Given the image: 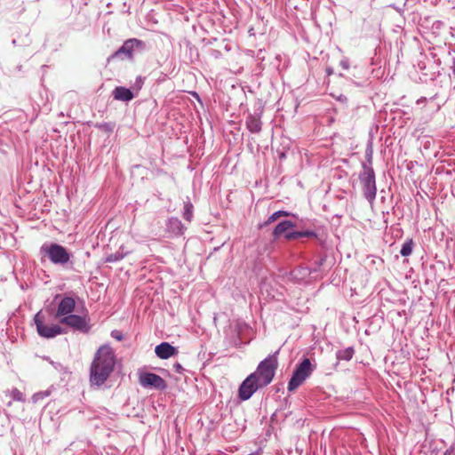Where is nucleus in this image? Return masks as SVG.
<instances>
[{"instance_id":"nucleus-1","label":"nucleus","mask_w":455,"mask_h":455,"mask_svg":"<svg viewBox=\"0 0 455 455\" xmlns=\"http://www.w3.org/2000/svg\"><path fill=\"white\" fill-rule=\"evenodd\" d=\"M116 363L113 349L107 345L101 346L96 352L90 369L92 385L101 386L110 376Z\"/></svg>"},{"instance_id":"nucleus-15","label":"nucleus","mask_w":455,"mask_h":455,"mask_svg":"<svg viewBox=\"0 0 455 455\" xmlns=\"http://www.w3.org/2000/svg\"><path fill=\"white\" fill-rule=\"evenodd\" d=\"M113 97L116 100L130 101L133 99V93L128 88L118 86L113 91Z\"/></svg>"},{"instance_id":"nucleus-24","label":"nucleus","mask_w":455,"mask_h":455,"mask_svg":"<svg viewBox=\"0 0 455 455\" xmlns=\"http://www.w3.org/2000/svg\"><path fill=\"white\" fill-rule=\"evenodd\" d=\"M281 216H280V212H274L269 218L268 220L264 223L265 226L275 221L277 219H279Z\"/></svg>"},{"instance_id":"nucleus-11","label":"nucleus","mask_w":455,"mask_h":455,"mask_svg":"<svg viewBox=\"0 0 455 455\" xmlns=\"http://www.w3.org/2000/svg\"><path fill=\"white\" fill-rule=\"evenodd\" d=\"M155 353L161 359H168L178 354V350L170 343L163 342L156 347Z\"/></svg>"},{"instance_id":"nucleus-23","label":"nucleus","mask_w":455,"mask_h":455,"mask_svg":"<svg viewBox=\"0 0 455 455\" xmlns=\"http://www.w3.org/2000/svg\"><path fill=\"white\" fill-rule=\"evenodd\" d=\"M281 216H280V212H274L269 218L268 220L264 223L265 226L275 221L277 219H279Z\"/></svg>"},{"instance_id":"nucleus-18","label":"nucleus","mask_w":455,"mask_h":455,"mask_svg":"<svg viewBox=\"0 0 455 455\" xmlns=\"http://www.w3.org/2000/svg\"><path fill=\"white\" fill-rule=\"evenodd\" d=\"M183 217L186 220L191 221L193 217V205L191 203L188 202L184 205V212Z\"/></svg>"},{"instance_id":"nucleus-19","label":"nucleus","mask_w":455,"mask_h":455,"mask_svg":"<svg viewBox=\"0 0 455 455\" xmlns=\"http://www.w3.org/2000/svg\"><path fill=\"white\" fill-rule=\"evenodd\" d=\"M412 252V242L409 241L403 244L400 253L402 256H409Z\"/></svg>"},{"instance_id":"nucleus-3","label":"nucleus","mask_w":455,"mask_h":455,"mask_svg":"<svg viewBox=\"0 0 455 455\" xmlns=\"http://www.w3.org/2000/svg\"><path fill=\"white\" fill-rule=\"evenodd\" d=\"M41 252L47 255L54 264L63 265L70 259V254L66 248L57 243L44 244L41 247Z\"/></svg>"},{"instance_id":"nucleus-29","label":"nucleus","mask_w":455,"mask_h":455,"mask_svg":"<svg viewBox=\"0 0 455 455\" xmlns=\"http://www.w3.org/2000/svg\"><path fill=\"white\" fill-rule=\"evenodd\" d=\"M280 212V216H289V212H284V211H279Z\"/></svg>"},{"instance_id":"nucleus-27","label":"nucleus","mask_w":455,"mask_h":455,"mask_svg":"<svg viewBox=\"0 0 455 455\" xmlns=\"http://www.w3.org/2000/svg\"><path fill=\"white\" fill-rule=\"evenodd\" d=\"M21 396H22V394L20 391L15 390V392H14V398L21 400L22 399Z\"/></svg>"},{"instance_id":"nucleus-9","label":"nucleus","mask_w":455,"mask_h":455,"mask_svg":"<svg viewBox=\"0 0 455 455\" xmlns=\"http://www.w3.org/2000/svg\"><path fill=\"white\" fill-rule=\"evenodd\" d=\"M60 323L66 324L75 330L81 331H88V321L85 316H81L77 315H68L67 316L61 317L60 319Z\"/></svg>"},{"instance_id":"nucleus-2","label":"nucleus","mask_w":455,"mask_h":455,"mask_svg":"<svg viewBox=\"0 0 455 455\" xmlns=\"http://www.w3.org/2000/svg\"><path fill=\"white\" fill-rule=\"evenodd\" d=\"M278 363L275 355H270L265 360L259 363L256 371L252 374H256V379L263 386H267L275 376V370Z\"/></svg>"},{"instance_id":"nucleus-6","label":"nucleus","mask_w":455,"mask_h":455,"mask_svg":"<svg viewBox=\"0 0 455 455\" xmlns=\"http://www.w3.org/2000/svg\"><path fill=\"white\" fill-rule=\"evenodd\" d=\"M34 320L36 326V331L38 334L43 338L52 339L63 332L61 327L58 324H44V316L41 311L35 315Z\"/></svg>"},{"instance_id":"nucleus-20","label":"nucleus","mask_w":455,"mask_h":455,"mask_svg":"<svg viewBox=\"0 0 455 455\" xmlns=\"http://www.w3.org/2000/svg\"><path fill=\"white\" fill-rule=\"evenodd\" d=\"M314 235L315 234L310 231L293 232V233H291L290 235H288V239L291 240V239H296V238L302 237V236H312Z\"/></svg>"},{"instance_id":"nucleus-31","label":"nucleus","mask_w":455,"mask_h":455,"mask_svg":"<svg viewBox=\"0 0 455 455\" xmlns=\"http://www.w3.org/2000/svg\"><path fill=\"white\" fill-rule=\"evenodd\" d=\"M453 74L455 75V62H454V66H453Z\"/></svg>"},{"instance_id":"nucleus-21","label":"nucleus","mask_w":455,"mask_h":455,"mask_svg":"<svg viewBox=\"0 0 455 455\" xmlns=\"http://www.w3.org/2000/svg\"><path fill=\"white\" fill-rule=\"evenodd\" d=\"M124 258V255L119 253V252H116V253H114V254H110L107 257L106 259V261L107 262H116L117 260H120L121 259Z\"/></svg>"},{"instance_id":"nucleus-8","label":"nucleus","mask_w":455,"mask_h":455,"mask_svg":"<svg viewBox=\"0 0 455 455\" xmlns=\"http://www.w3.org/2000/svg\"><path fill=\"white\" fill-rule=\"evenodd\" d=\"M139 381L146 388L164 390L167 387L165 380L162 377L151 372L141 373L139 377Z\"/></svg>"},{"instance_id":"nucleus-5","label":"nucleus","mask_w":455,"mask_h":455,"mask_svg":"<svg viewBox=\"0 0 455 455\" xmlns=\"http://www.w3.org/2000/svg\"><path fill=\"white\" fill-rule=\"evenodd\" d=\"M360 180L363 184V190L365 197L372 201L376 196L375 174L371 167L363 165V171L360 175Z\"/></svg>"},{"instance_id":"nucleus-13","label":"nucleus","mask_w":455,"mask_h":455,"mask_svg":"<svg viewBox=\"0 0 455 455\" xmlns=\"http://www.w3.org/2000/svg\"><path fill=\"white\" fill-rule=\"evenodd\" d=\"M166 230L172 235L178 236L184 233L185 227L178 218H170L166 222Z\"/></svg>"},{"instance_id":"nucleus-28","label":"nucleus","mask_w":455,"mask_h":455,"mask_svg":"<svg viewBox=\"0 0 455 455\" xmlns=\"http://www.w3.org/2000/svg\"><path fill=\"white\" fill-rule=\"evenodd\" d=\"M39 398H41V395L40 394H36L33 396V399H34L35 402H36Z\"/></svg>"},{"instance_id":"nucleus-4","label":"nucleus","mask_w":455,"mask_h":455,"mask_svg":"<svg viewBox=\"0 0 455 455\" xmlns=\"http://www.w3.org/2000/svg\"><path fill=\"white\" fill-rule=\"evenodd\" d=\"M313 367L311 365L310 360L308 358H305L296 368L293 372L291 379L288 384L289 391H293L297 389L305 380L312 373Z\"/></svg>"},{"instance_id":"nucleus-25","label":"nucleus","mask_w":455,"mask_h":455,"mask_svg":"<svg viewBox=\"0 0 455 455\" xmlns=\"http://www.w3.org/2000/svg\"><path fill=\"white\" fill-rule=\"evenodd\" d=\"M340 65L344 69H348L349 68L348 61L347 60H341Z\"/></svg>"},{"instance_id":"nucleus-7","label":"nucleus","mask_w":455,"mask_h":455,"mask_svg":"<svg viewBox=\"0 0 455 455\" xmlns=\"http://www.w3.org/2000/svg\"><path fill=\"white\" fill-rule=\"evenodd\" d=\"M260 387H263V386L256 379V374H250L239 387L240 399L248 400Z\"/></svg>"},{"instance_id":"nucleus-22","label":"nucleus","mask_w":455,"mask_h":455,"mask_svg":"<svg viewBox=\"0 0 455 455\" xmlns=\"http://www.w3.org/2000/svg\"><path fill=\"white\" fill-rule=\"evenodd\" d=\"M281 216H280V212H274L269 218L268 220L264 223L265 226L275 221L277 219H279Z\"/></svg>"},{"instance_id":"nucleus-26","label":"nucleus","mask_w":455,"mask_h":455,"mask_svg":"<svg viewBox=\"0 0 455 455\" xmlns=\"http://www.w3.org/2000/svg\"><path fill=\"white\" fill-rule=\"evenodd\" d=\"M173 366H174L176 371H178V372H180L183 370L182 366L179 363H175Z\"/></svg>"},{"instance_id":"nucleus-12","label":"nucleus","mask_w":455,"mask_h":455,"mask_svg":"<svg viewBox=\"0 0 455 455\" xmlns=\"http://www.w3.org/2000/svg\"><path fill=\"white\" fill-rule=\"evenodd\" d=\"M141 44V42L138 39L132 38L126 40L124 44L116 51L114 54V57H116L120 54H125L128 57H132V52L135 47H138Z\"/></svg>"},{"instance_id":"nucleus-30","label":"nucleus","mask_w":455,"mask_h":455,"mask_svg":"<svg viewBox=\"0 0 455 455\" xmlns=\"http://www.w3.org/2000/svg\"><path fill=\"white\" fill-rule=\"evenodd\" d=\"M112 336H113L114 338H116V339H118V340H121V339H122V337H121V336H119V335H116V334H115V332H112Z\"/></svg>"},{"instance_id":"nucleus-10","label":"nucleus","mask_w":455,"mask_h":455,"mask_svg":"<svg viewBox=\"0 0 455 455\" xmlns=\"http://www.w3.org/2000/svg\"><path fill=\"white\" fill-rule=\"evenodd\" d=\"M76 301L71 297L63 298L58 306V309L56 312V317L60 319L61 317L71 315L75 309Z\"/></svg>"},{"instance_id":"nucleus-14","label":"nucleus","mask_w":455,"mask_h":455,"mask_svg":"<svg viewBox=\"0 0 455 455\" xmlns=\"http://www.w3.org/2000/svg\"><path fill=\"white\" fill-rule=\"evenodd\" d=\"M294 227V224L290 220H283L280 222L275 228L273 235L275 237L283 235L288 239V235L292 233L290 231Z\"/></svg>"},{"instance_id":"nucleus-17","label":"nucleus","mask_w":455,"mask_h":455,"mask_svg":"<svg viewBox=\"0 0 455 455\" xmlns=\"http://www.w3.org/2000/svg\"><path fill=\"white\" fill-rule=\"evenodd\" d=\"M354 355V349L352 347H347L346 349L339 350L337 352V359L338 360H345L349 361Z\"/></svg>"},{"instance_id":"nucleus-16","label":"nucleus","mask_w":455,"mask_h":455,"mask_svg":"<svg viewBox=\"0 0 455 455\" xmlns=\"http://www.w3.org/2000/svg\"><path fill=\"white\" fill-rule=\"evenodd\" d=\"M246 126L251 132H259L261 130V122L259 118L250 116L246 120Z\"/></svg>"}]
</instances>
